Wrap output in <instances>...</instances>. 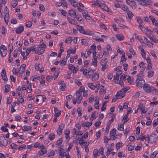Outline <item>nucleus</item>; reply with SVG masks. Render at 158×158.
Returning <instances> with one entry per match:
<instances>
[{"label": "nucleus", "mask_w": 158, "mask_h": 158, "mask_svg": "<svg viewBox=\"0 0 158 158\" xmlns=\"http://www.w3.org/2000/svg\"><path fill=\"white\" fill-rule=\"evenodd\" d=\"M140 4L143 6L149 5L151 3L150 0H142Z\"/></svg>", "instance_id": "obj_10"}, {"label": "nucleus", "mask_w": 158, "mask_h": 158, "mask_svg": "<svg viewBox=\"0 0 158 158\" xmlns=\"http://www.w3.org/2000/svg\"><path fill=\"white\" fill-rule=\"evenodd\" d=\"M94 70L93 69L92 70H90V71L88 72V74L86 77L87 78H89L90 77L91 75H93L94 73Z\"/></svg>", "instance_id": "obj_26"}, {"label": "nucleus", "mask_w": 158, "mask_h": 158, "mask_svg": "<svg viewBox=\"0 0 158 158\" xmlns=\"http://www.w3.org/2000/svg\"><path fill=\"white\" fill-rule=\"evenodd\" d=\"M7 142L4 137L2 139H0V145L6 147L7 145Z\"/></svg>", "instance_id": "obj_8"}, {"label": "nucleus", "mask_w": 158, "mask_h": 158, "mask_svg": "<svg viewBox=\"0 0 158 158\" xmlns=\"http://www.w3.org/2000/svg\"><path fill=\"white\" fill-rule=\"evenodd\" d=\"M110 123L107 122L105 132H108L109 131L110 126Z\"/></svg>", "instance_id": "obj_40"}, {"label": "nucleus", "mask_w": 158, "mask_h": 158, "mask_svg": "<svg viewBox=\"0 0 158 158\" xmlns=\"http://www.w3.org/2000/svg\"><path fill=\"white\" fill-rule=\"evenodd\" d=\"M69 14L72 17L76 18L77 17L76 13L73 10H69Z\"/></svg>", "instance_id": "obj_17"}, {"label": "nucleus", "mask_w": 158, "mask_h": 158, "mask_svg": "<svg viewBox=\"0 0 158 158\" xmlns=\"http://www.w3.org/2000/svg\"><path fill=\"white\" fill-rule=\"evenodd\" d=\"M7 50L6 47L3 45H2L0 47V53L2 57H5L7 53Z\"/></svg>", "instance_id": "obj_5"}, {"label": "nucleus", "mask_w": 158, "mask_h": 158, "mask_svg": "<svg viewBox=\"0 0 158 158\" xmlns=\"http://www.w3.org/2000/svg\"><path fill=\"white\" fill-rule=\"evenodd\" d=\"M85 90V88L84 87H81L79 89L77 92H79L80 93L83 92Z\"/></svg>", "instance_id": "obj_63"}, {"label": "nucleus", "mask_w": 158, "mask_h": 158, "mask_svg": "<svg viewBox=\"0 0 158 158\" xmlns=\"http://www.w3.org/2000/svg\"><path fill=\"white\" fill-rule=\"evenodd\" d=\"M143 89L145 91L148 93L151 92L153 93V90L154 88L152 86H150V85L146 83L143 86Z\"/></svg>", "instance_id": "obj_2"}, {"label": "nucleus", "mask_w": 158, "mask_h": 158, "mask_svg": "<svg viewBox=\"0 0 158 158\" xmlns=\"http://www.w3.org/2000/svg\"><path fill=\"white\" fill-rule=\"evenodd\" d=\"M150 53L151 55L155 58V59H156L157 58V56L156 55L153 50L151 51L150 52Z\"/></svg>", "instance_id": "obj_54"}, {"label": "nucleus", "mask_w": 158, "mask_h": 158, "mask_svg": "<svg viewBox=\"0 0 158 158\" xmlns=\"http://www.w3.org/2000/svg\"><path fill=\"white\" fill-rule=\"evenodd\" d=\"M145 138V136H142L141 135H140L138 137L137 140L140 139L142 141H143L144 139Z\"/></svg>", "instance_id": "obj_53"}, {"label": "nucleus", "mask_w": 158, "mask_h": 158, "mask_svg": "<svg viewBox=\"0 0 158 158\" xmlns=\"http://www.w3.org/2000/svg\"><path fill=\"white\" fill-rule=\"evenodd\" d=\"M93 62L92 64L94 66L96 67L97 65V57H93V59H92Z\"/></svg>", "instance_id": "obj_22"}, {"label": "nucleus", "mask_w": 158, "mask_h": 158, "mask_svg": "<svg viewBox=\"0 0 158 158\" xmlns=\"http://www.w3.org/2000/svg\"><path fill=\"white\" fill-rule=\"evenodd\" d=\"M116 131L115 129H113L111 130L110 132V135H114L116 134Z\"/></svg>", "instance_id": "obj_41"}, {"label": "nucleus", "mask_w": 158, "mask_h": 158, "mask_svg": "<svg viewBox=\"0 0 158 158\" xmlns=\"http://www.w3.org/2000/svg\"><path fill=\"white\" fill-rule=\"evenodd\" d=\"M61 127V126L60 125H59V127L58 128V129L57 131V134H61L62 132V130L63 128H64V127H63V128H62Z\"/></svg>", "instance_id": "obj_28"}, {"label": "nucleus", "mask_w": 158, "mask_h": 158, "mask_svg": "<svg viewBox=\"0 0 158 158\" xmlns=\"http://www.w3.org/2000/svg\"><path fill=\"white\" fill-rule=\"evenodd\" d=\"M128 89L126 88H123L120 91L118 92L116 95L118 98L120 99L123 98L125 96V94Z\"/></svg>", "instance_id": "obj_4"}, {"label": "nucleus", "mask_w": 158, "mask_h": 158, "mask_svg": "<svg viewBox=\"0 0 158 158\" xmlns=\"http://www.w3.org/2000/svg\"><path fill=\"white\" fill-rule=\"evenodd\" d=\"M139 27L140 28L142 31L144 32L145 31L146 28L144 27L143 25L140 24L139 26Z\"/></svg>", "instance_id": "obj_48"}, {"label": "nucleus", "mask_w": 158, "mask_h": 158, "mask_svg": "<svg viewBox=\"0 0 158 158\" xmlns=\"http://www.w3.org/2000/svg\"><path fill=\"white\" fill-rule=\"evenodd\" d=\"M92 124V123L91 122H86L82 124V127H89Z\"/></svg>", "instance_id": "obj_20"}, {"label": "nucleus", "mask_w": 158, "mask_h": 158, "mask_svg": "<svg viewBox=\"0 0 158 158\" xmlns=\"http://www.w3.org/2000/svg\"><path fill=\"white\" fill-rule=\"evenodd\" d=\"M1 73L2 79L5 81H7L8 79L6 76V71L5 69H2Z\"/></svg>", "instance_id": "obj_9"}, {"label": "nucleus", "mask_w": 158, "mask_h": 158, "mask_svg": "<svg viewBox=\"0 0 158 158\" xmlns=\"http://www.w3.org/2000/svg\"><path fill=\"white\" fill-rule=\"evenodd\" d=\"M115 118V115L114 114L112 115V116H111V119L110 120V121H109L108 122L110 123V124H111V123L114 121V119Z\"/></svg>", "instance_id": "obj_55"}, {"label": "nucleus", "mask_w": 158, "mask_h": 158, "mask_svg": "<svg viewBox=\"0 0 158 158\" xmlns=\"http://www.w3.org/2000/svg\"><path fill=\"white\" fill-rule=\"evenodd\" d=\"M145 106H142V108H141V114L143 113H146L147 111L145 110Z\"/></svg>", "instance_id": "obj_52"}, {"label": "nucleus", "mask_w": 158, "mask_h": 158, "mask_svg": "<svg viewBox=\"0 0 158 158\" xmlns=\"http://www.w3.org/2000/svg\"><path fill=\"white\" fill-rule=\"evenodd\" d=\"M32 25V22L31 21H29L27 22L26 26L27 27H31Z\"/></svg>", "instance_id": "obj_45"}, {"label": "nucleus", "mask_w": 158, "mask_h": 158, "mask_svg": "<svg viewBox=\"0 0 158 158\" xmlns=\"http://www.w3.org/2000/svg\"><path fill=\"white\" fill-rule=\"evenodd\" d=\"M9 19V14H5L4 20L5 23L6 24H7Z\"/></svg>", "instance_id": "obj_24"}, {"label": "nucleus", "mask_w": 158, "mask_h": 158, "mask_svg": "<svg viewBox=\"0 0 158 158\" xmlns=\"http://www.w3.org/2000/svg\"><path fill=\"white\" fill-rule=\"evenodd\" d=\"M26 147V145L24 144L22 145L21 146H20L19 148H18V150H19L21 151L23 149H25Z\"/></svg>", "instance_id": "obj_61"}, {"label": "nucleus", "mask_w": 158, "mask_h": 158, "mask_svg": "<svg viewBox=\"0 0 158 158\" xmlns=\"http://www.w3.org/2000/svg\"><path fill=\"white\" fill-rule=\"evenodd\" d=\"M68 50H70V52L69 53L71 54V53H72L73 54H75L76 51V48H74V49H71L70 48Z\"/></svg>", "instance_id": "obj_43"}, {"label": "nucleus", "mask_w": 158, "mask_h": 158, "mask_svg": "<svg viewBox=\"0 0 158 158\" xmlns=\"http://www.w3.org/2000/svg\"><path fill=\"white\" fill-rule=\"evenodd\" d=\"M68 22L71 24L75 25L77 22L74 19H73L71 18L68 17L67 19Z\"/></svg>", "instance_id": "obj_18"}, {"label": "nucleus", "mask_w": 158, "mask_h": 158, "mask_svg": "<svg viewBox=\"0 0 158 158\" xmlns=\"http://www.w3.org/2000/svg\"><path fill=\"white\" fill-rule=\"evenodd\" d=\"M71 4L74 7H76L77 6V3L74 0H73L71 2Z\"/></svg>", "instance_id": "obj_49"}, {"label": "nucleus", "mask_w": 158, "mask_h": 158, "mask_svg": "<svg viewBox=\"0 0 158 158\" xmlns=\"http://www.w3.org/2000/svg\"><path fill=\"white\" fill-rule=\"evenodd\" d=\"M79 69V66H77V67H74L73 70V73H75Z\"/></svg>", "instance_id": "obj_46"}, {"label": "nucleus", "mask_w": 158, "mask_h": 158, "mask_svg": "<svg viewBox=\"0 0 158 158\" xmlns=\"http://www.w3.org/2000/svg\"><path fill=\"white\" fill-rule=\"evenodd\" d=\"M126 2L127 3L130 5L133 9H135L136 8V4L134 1H132V0H126Z\"/></svg>", "instance_id": "obj_6"}, {"label": "nucleus", "mask_w": 158, "mask_h": 158, "mask_svg": "<svg viewBox=\"0 0 158 158\" xmlns=\"http://www.w3.org/2000/svg\"><path fill=\"white\" fill-rule=\"evenodd\" d=\"M55 137V135L54 134H49L48 135V139L50 140H53L54 138Z\"/></svg>", "instance_id": "obj_37"}, {"label": "nucleus", "mask_w": 158, "mask_h": 158, "mask_svg": "<svg viewBox=\"0 0 158 158\" xmlns=\"http://www.w3.org/2000/svg\"><path fill=\"white\" fill-rule=\"evenodd\" d=\"M128 118V114H126L123 117V120H124V122H123V124H125L129 120V119H128L126 120V119L127 118Z\"/></svg>", "instance_id": "obj_38"}, {"label": "nucleus", "mask_w": 158, "mask_h": 158, "mask_svg": "<svg viewBox=\"0 0 158 158\" xmlns=\"http://www.w3.org/2000/svg\"><path fill=\"white\" fill-rule=\"evenodd\" d=\"M39 8L40 10L42 11H44L45 8L44 6L41 4H40L39 6Z\"/></svg>", "instance_id": "obj_57"}, {"label": "nucleus", "mask_w": 158, "mask_h": 158, "mask_svg": "<svg viewBox=\"0 0 158 158\" xmlns=\"http://www.w3.org/2000/svg\"><path fill=\"white\" fill-rule=\"evenodd\" d=\"M58 84L60 85L59 87L61 91H64L66 87L65 84L63 80L60 81Z\"/></svg>", "instance_id": "obj_7"}, {"label": "nucleus", "mask_w": 158, "mask_h": 158, "mask_svg": "<svg viewBox=\"0 0 158 158\" xmlns=\"http://www.w3.org/2000/svg\"><path fill=\"white\" fill-rule=\"evenodd\" d=\"M26 66V64H23L21 66L19 70L20 74H22L24 73L25 69Z\"/></svg>", "instance_id": "obj_16"}, {"label": "nucleus", "mask_w": 158, "mask_h": 158, "mask_svg": "<svg viewBox=\"0 0 158 158\" xmlns=\"http://www.w3.org/2000/svg\"><path fill=\"white\" fill-rule=\"evenodd\" d=\"M98 151V149H95L93 152V155L94 158H96L97 157Z\"/></svg>", "instance_id": "obj_35"}, {"label": "nucleus", "mask_w": 158, "mask_h": 158, "mask_svg": "<svg viewBox=\"0 0 158 158\" xmlns=\"http://www.w3.org/2000/svg\"><path fill=\"white\" fill-rule=\"evenodd\" d=\"M122 9L123 10H126L128 9V7L127 6L124 5H121V7Z\"/></svg>", "instance_id": "obj_51"}, {"label": "nucleus", "mask_w": 158, "mask_h": 158, "mask_svg": "<svg viewBox=\"0 0 158 158\" xmlns=\"http://www.w3.org/2000/svg\"><path fill=\"white\" fill-rule=\"evenodd\" d=\"M148 38L152 40V42L155 43H157L158 42V40L155 38H152L150 36L148 37Z\"/></svg>", "instance_id": "obj_30"}, {"label": "nucleus", "mask_w": 158, "mask_h": 158, "mask_svg": "<svg viewBox=\"0 0 158 158\" xmlns=\"http://www.w3.org/2000/svg\"><path fill=\"white\" fill-rule=\"evenodd\" d=\"M53 77L52 76L49 75L47 76L46 78L47 80L48 81H50L53 79Z\"/></svg>", "instance_id": "obj_44"}, {"label": "nucleus", "mask_w": 158, "mask_h": 158, "mask_svg": "<svg viewBox=\"0 0 158 158\" xmlns=\"http://www.w3.org/2000/svg\"><path fill=\"white\" fill-rule=\"evenodd\" d=\"M88 86L90 88L93 90L95 89L97 87V86L94 85L92 83H88Z\"/></svg>", "instance_id": "obj_23"}, {"label": "nucleus", "mask_w": 158, "mask_h": 158, "mask_svg": "<svg viewBox=\"0 0 158 158\" xmlns=\"http://www.w3.org/2000/svg\"><path fill=\"white\" fill-rule=\"evenodd\" d=\"M99 99L98 97H96L95 98L94 102H95V105H98L99 104Z\"/></svg>", "instance_id": "obj_50"}, {"label": "nucleus", "mask_w": 158, "mask_h": 158, "mask_svg": "<svg viewBox=\"0 0 158 158\" xmlns=\"http://www.w3.org/2000/svg\"><path fill=\"white\" fill-rule=\"evenodd\" d=\"M24 29L23 26H21L17 28L15 30V31L17 34H19L23 31Z\"/></svg>", "instance_id": "obj_11"}, {"label": "nucleus", "mask_w": 158, "mask_h": 158, "mask_svg": "<svg viewBox=\"0 0 158 158\" xmlns=\"http://www.w3.org/2000/svg\"><path fill=\"white\" fill-rule=\"evenodd\" d=\"M77 111L79 115L81 116L82 114L81 113V108L80 107H79L77 110Z\"/></svg>", "instance_id": "obj_60"}, {"label": "nucleus", "mask_w": 158, "mask_h": 158, "mask_svg": "<svg viewBox=\"0 0 158 158\" xmlns=\"http://www.w3.org/2000/svg\"><path fill=\"white\" fill-rule=\"evenodd\" d=\"M107 62L108 60L107 58H106L104 60L102 59L101 61V64L106 65Z\"/></svg>", "instance_id": "obj_29"}, {"label": "nucleus", "mask_w": 158, "mask_h": 158, "mask_svg": "<svg viewBox=\"0 0 158 158\" xmlns=\"http://www.w3.org/2000/svg\"><path fill=\"white\" fill-rule=\"evenodd\" d=\"M1 129L2 131H4V132H8V130L7 128H5V127L4 126H3L1 127Z\"/></svg>", "instance_id": "obj_64"}, {"label": "nucleus", "mask_w": 158, "mask_h": 158, "mask_svg": "<svg viewBox=\"0 0 158 158\" xmlns=\"http://www.w3.org/2000/svg\"><path fill=\"white\" fill-rule=\"evenodd\" d=\"M47 152L46 148H42L41 150L38 152V154L40 155H43L45 154H46Z\"/></svg>", "instance_id": "obj_15"}, {"label": "nucleus", "mask_w": 158, "mask_h": 158, "mask_svg": "<svg viewBox=\"0 0 158 158\" xmlns=\"http://www.w3.org/2000/svg\"><path fill=\"white\" fill-rule=\"evenodd\" d=\"M69 146L68 149V151H70L73 146V143H70L69 144Z\"/></svg>", "instance_id": "obj_62"}, {"label": "nucleus", "mask_w": 158, "mask_h": 158, "mask_svg": "<svg viewBox=\"0 0 158 158\" xmlns=\"http://www.w3.org/2000/svg\"><path fill=\"white\" fill-rule=\"evenodd\" d=\"M127 76V74H123L122 76H121L120 77V80L121 81H123L124 80H125V78Z\"/></svg>", "instance_id": "obj_33"}, {"label": "nucleus", "mask_w": 158, "mask_h": 158, "mask_svg": "<svg viewBox=\"0 0 158 158\" xmlns=\"http://www.w3.org/2000/svg\"><path fill=\"white\" fill-rule=\"evenodd\" d=\"M66 61H67L66 59H65L64 58L63 59V60H62V61H61L60 64V65L61 66H63L64 65H65L66 64Z\"/></svg>", "instance_id": "obj_36"}, {"label": "nucleus", "mask_w": 158, "mask_h": 158, "mask_svg": "<svg viewBox=\"0 0 158 158\" xmlns=\"http://www.w3.org/2000/svg\"><path fill=\"white\" fill-rule=\"evenodd\" d=\"M77 30L78 31L81 33L87 35H92L94 34V33L90 31H85L83 27L81 26L77 25Z\"/></svg>", "instance_id": "obj_1"}, {"label": "nucleus", "mask_w": 158, "mask_h": 158, "mask_svg": "<svg viewBox=\"0 0 158 158\" xmlns=\"http://www.w3.org/2000/svg\"><path fill=\"white\" fill-rule=\"evenodd\" d=\"M29 126H25L22 127V130L24 131H28V127Z\"/></svg>", "instance_id": "obj_56"}, {"label": "nucleus", "mask_w": 158, "mask_h": 158, "mask_svg": "<svg viewBox=\"0 0 158 158\" xmlns=\"http://www.w3.org/2000/svg\"><path fill=\"white\" fill-rule=\"evenodd\" d=\"M61 146L58 147V150L59 151V154L60 156H62L63 154H64L65 153V152H64V149L61 148Z\"/></svg>", "instance_id": "obj_19"}, {"label": "nucleus", "mask_w": 158, "mask_h": 158, "mask_svg": "<svg viewBox=\"0 0 158 158\" xmlns=\"http://www.w3.org/2000/svg\"><path fill=\"white\" fill-rule=\"evenodd\" d=\"M81 42L83 45H85L88 44V41L87 40L82 39L81 40Z\"/></svg>", "instance_id": "obj_32"}, {"label": "nucleus", "mask_w": 158, "mask_h": 158, "mask_svg": "<svg viewBox=\"0 0 158 158\" xmlns=\"http://www.w3.org/2000/svg\"><path fill=\"white\" fill-rule=\"evenodd\" d=\"M82 14L83 16L87 19L88 20L90 19V15H89L88 12L87 11L84 10V11L82 12Z\"/></svg>", "instance_id": "obj_13"}, {"label": "nucleus", "mask_w": 158, "mask_h": 158, "mask_svg": "<svg viewBox=\"0 0 158 158\" xmlns=\"http://www.w3.org/2000/svg\"><path fill=\"white\" fill-rule=\"evenodd\" d=\"M122 146V144L120 143V142L116 144V145L117 150H118L119 149V148H120V147L121 146Z\"/></svg>", "instance_id": "obj_58"}, {"label": "nucleus", "mask_w": 158, "mask_h": 158, "mask_svg": "<svg viewBox=\"0 0 158 158\" xmlns=\"http://www.w3.org/2000/svg\"><path fill=\"white\" fill-rule=\"evenodd\" d=\"M99 77V74L98 73H94L92 76V80L93 81H95L97 80Z\"/></svg>", "instance_id": "obj_14"}, {"label": "nucleus", "mask_w": 158, "mask_h": 158, "mask_svg": "<svg viewBox=\"0 0 158 158\" xmlns=\"http://www.w3.org/2000/svg\"><path fill=\"white\" fill-rule=\"evenodd\" d=\"M10 86L9 85L6 84V85L5 87V92H9V89L10 88Z\"/></svg>", "instance_id": "obj_42"}, {"label": "nucleus", "mask_w": 158, "mask_h": 158, "mask_svg": "<svg viewBox=\"0 0 158 158\" xmlns=\"http://www.w3.org/2000/svg\"><path fill=\"white\" fill-rule=\"evenodd\" d=\"M127 81L131 84H132L133 83V80L131 79L130 76H129L127 78Z\"/></svg>", "instance_id": "obj_47"}, {"label": "nucleus", "mask_w": 158, "mask_h": 158, "mask_svg": "<svg viewBox=\"0 0 158 158\" xmlns=\"http://www.w3.org/2000/svg\"><path fill=\"white\" fill-rule=\"evenodd\" d=\"M126 60V59L125 57V53H124L123 54L122 56L121 57V61L123 63H124V62H125Z\"/></svg>", "instance_id": "obj_39"}, {"label": "nucleus", "mask_w": 158, "mask_h": 158, "mask_svg": "<svg viewBox=\"0 0 158 158\" xmlns=\"http://www.w3.org/2000/svg\"><path fill=\"white\" fill-rule=\"evenodd\" d=\"M73 40L72 38L71 37H70L66 39L65 42L67 44H70Z\"/></svg>", "instance_id": "obj_31"}, {"label": "nucleus", "mask_w": 158, "mask_h": 158, "mask_svg": "<svg viewBox=\"0 0 158 158\" xmlns=\"http://www.w3.org/2000/svg\"><path fill=\"white\" fill-rule=\"evenodd\" d=\"M136 85L139 88H141L146 83L145 81L142 78H138L136 81Z\"/></svg>", "instance_id": "obj_3"}, {"label": "nucleus", "mask_w": 158, "mask_h": 158, "mask_svg": "<svg viewBox=\"0 0 158 158\" xmlns=\"http://www.w3.org/2000/svg\"><path fill=\"white\" fill-rule=\"evenodd\" d=\"M148 77H151L153 76L154 72L153 71L150 70L148 71Z\"/></svg>", "instance_id": "obj_27"}, {"label": "nucleus", "mask_w": 158, "mask_h": 158, "mask_svg": "<svg viewBox=\"0 0 158 158\" xmlns=\"http://www.w3.org/2000/svg\"><path fill=\"white\" fill-rule=\"evenodd\" d=\"M152 22L153 24L155 26H157L158 22L155 19L152 20Z\"/></svg>", "instance_id": "obj_59"}, {"label": "nucleus", "mask_w": 158, "mask_h": 158, "mask_svg": "<svg viewBox=\"0 0 158 158\" xmlns=\"http://www.w3.org/2000/svg\"><path fill=\"white\" fill-rule=\"evenodd\" d=\"M117 38L119 40H122L124 39V36L121 34H117L116 35Z\"/></svg>", "instance_id": "obj_21"}, {"label": "nucleus", "mask_w": 158, "mask_h": 158, "mask_svg": "<svg viewBox=\"0 0 158 158\" xmlns=\"http://www.w3.org/2000/svg\"><path fill=\"white\" fill-rule=\"evenodd\" d=\"M11 147L12 149H17L18 145L14 143H12L11 144Z\"/></svg>", "instance_id": "obj_34"}, {"label": "nucleus", "mask_w": 158, "mask_h": 158, "mask_svg": "<svg viewBox=\"0 0 158 158\" xmlns=\"http://www.w3.org/2000/svg\"><path fill=\"white\" fill-rule=\"evenodd\" d=\"M123 126V125L122 124H118V129L120 131H123L124 130Z\"/></svg>", "instance_id": "obj_25"}, {"label": "nucleus", "mask_w": 158, "mask_h": 158, "mask_svg": "<svg viewBox=\"0 0 158 158\" xmlns=\"http://www.w3.org/2000/svg\"><path fill=\"white\" fill-rule=\"evenodd\" d=\"M127 14L128 18L127 19L129 21H131L132 18L133 16V15L132 13L129 10H127Z\"/></svg>", "instance_id": "obj_12"}]
</instances>
